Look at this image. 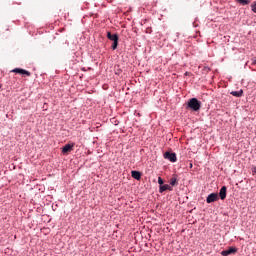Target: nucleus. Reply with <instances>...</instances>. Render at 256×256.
<instances>
[{"instance_id": "nucleus-15", "label": "nucleus", "mask_w": 256, "mask_h": 256, "mask_svg": "<svg viewBox=\"0 0 256 256\" xmlns=\"http://www.w3.org/2000/svg\"><path fill=\"white\" fill-rule=\"evenodd\" d=\"M251 9H252L253 13H256V2L251 4Z\"/></svg>"}, {"instance_id": "nucleus-16", "label": "nucleus", "mask_w": 256, "mask_h": 256, "mask_svg": "<svg viewBox=\"0 0 256 256\" xmlns=\"http://www.w3.org/2000/svg\"><path fill=\"white\" fill-rule=\"evenodd\" d=\"M158 183L160 184V187L163 186V178L158 177Z\"/></svg>"}, {"instance_id": "nucleus-13", "label": "nucleus", "mask_w": 256, "mask_h": 256, "mask_svg": "<svg viewBox=\"0 0 256 256\" xmlns=\"http://www.w3.org/2000/svg\"><path fill=\"white\" fill-rule=\"evenodd\" d=\"M237 3H240V5H249L251 3V0H237Z\"/></svg>"}, {"instance_id": "nucleus-5", "label": "nucleus", "mask_w": 256, "mask_h": 256, "mask_svg": "<svg viewBox=\"0 0 256 256\" xmlns=\"http://www.w3.org/2000/svg\"><path fill=\"white\" fill-rule=\"evenodd\" d=\"M235 253H237V248L230 247L229 249L222 251L221 255L222 256H229V255H233Z\"/></svg>"}, {"instance_id": "nucleus-10", "label": "nucleus", "mask_w": 256, "mask_h": 256, "mask_svg": "<svg viewBox=\"0 0 256 256\" xmlns=\"http://www.w3.org/2000/svg\"><path fill=\"white\" fill-rule=\"evenodd\" d=\"M131 175H132L133 179H136L137 181L141 180V172L134 170L131 172Z\"/></svg>"}, {"instance_id": "nucleus-19", "label": "nucleus", "mask_w": 256, "mask_h": 256, "mask_svg": "<svg viewBox=\"0 0 256 256\" xmlns=\"http://www.w3.org/2000/svg\"><path fill=\"white\" fill-rule=\"evenodd\" d=\"M190 167H193V164H190Z\"/></svg>"}, {"instance_id": "nucleus-18", "label": "nucleus", "mask_w": 256, "mask_h": 256, "mask_svg": "<svg viewBox=\"0 0 256 256\" xmlns=\"http://www.w3.org/2000/svg\"><path fill=\"white\" fill-rule=\"evenodd\" d=\"M3 87V85L0 84V89Z\"/></svg>"}, {"instance_id": "nucleus-11", "label": "nucleus", "mask_w": 256, "mask_h": 256, "mask_svg": "<svg viewBox=\"0 0 256 256\" xmlns=\"http://www.w3.org/2000/svg\"><path fill=\"white\" fill-rule=\"evenodd\" d=\"M231 95H233V97H243V90L240 91H232Z\"/></svg>"}, {"instance_id": "nucleus-7", "label": "nucleus", "mask_w": 256, "mask_h": 256, "mask_svg": "<svg viewBox=\"0 0 256 256\" xmlns=\"http://www.w3.org/2000/svg\"><path fill=\"white\" fill-rule=\"evenodd\" d=\"M219 197L222 201H225V199L227 198V186H223L220 189Z\"/></svg>"}, {"instance_id": "nucleus-1", "label": "nucleus", "mask_w": 256, "mask_h": 256, "mask_svg": "<svg viewBox=\"0 0 256 256\" xmlns=\"http://www.w3.org/2000/svg\"><path fill=\"white\" fill-rule=\"evenodd\" d=\"M188 107L192 111H199L201 109V101H198L197 98H192L188 101Z\"/></svg>"}, {"instance_id": "nucleus-14", "label": "nucleus", "mask_w": 256, "mask_h": 256, "mask_svg": "<svg viewBox=\"0 0 256 256\" xmlns=\"http://www.w3.org/2000/svg\"><path fill=\"white\" fill-rule=\"evenodd\" d=\"M119 45V40H114L112 43V49L113 51H115V49H117V46Z\"/></svg>"}, {"instance_id": "nucleus-3", "label": "nucleus", "mask_w": 256, "mask_h": 256, "mask_svg": "<svg viewBox=\"0 0 256 256\" xmlns=\"http://www.w3.org/2000/svg\"><path fill=\"white\" fill-rule=\"evenodd\" d=\"M219 200V194L218 193H211L206 198V203H215V201Z\"/></svg>"}, {"instance_id": "nucleus-4", "label": "nucleus", "mask_w": 256, "mask_h": 256, "mask_svg": "<svg viewBox=\"0 0 256 256\" xmlns=\"http://www.w3.org/2000/svg\"><path fill=\"white\" fill-rule=\"evenodd\" d=\"M12 73H18V75H26L27 77H31V72L22 69V68H15L12 70Z\"/></svg>"}, {"instance_id": "nucleus-17", "label": "nucleus", "mask_w": 256, "mask_h": 256, "mask_svg": "<svg viewBox=\"0 0 256 256\" xmlns=\"http://www.w3.org/2000/svg\"><path fill=\"white\" fill-rule=\"evenodd\" d=\"M253 173H256V167L253 168Z\"/></svg>"}, {"instance_id": "nucleus-8", "label": "nucleus", "mask_w": 256, "mask_h": 256, "mask_svg": "<svg viewBox=\"0 0 256 256\" xmlns=\"http://www.w3.org/2000/svg\"><path fill=\"white\" fill-rule=\"evenodd\" d=\"M164 191H173V188L169 184H164L159 187V193H164Z\"/></svg>"}, {"instance_id": "nucleus-6", "label": "nucleus", "mask_w": 256, "mask_h": 256, "mask_svg": "<svg viewBox=\"0 0 256 256\" xmlns=\"http://www.w3.org/2000/svg\"><path fill=\"white\" fill-rule=\"evenodd\" d=\"M73 147H75V144H66L63 148H62V153L65 155L67 153H71V151H73Z\"/></svg>"}, {"instance_id": "nucleus-9", "label": "nucleus", "mask_w": 256, "mask_h": 256, "mask_svg": "<svg viewBox=\"0 0 256 256\" xmlns=\"http://www.w3.org/2000/svg\"><path fill=\"white\" fill-rule=\"evenodd\" d=\"M107 38L110 41H119V36L117 34H112L111 32H107Z\"/></svg>"}, {"instance_id": "nucleus-12", "label": "nucleus", "mask_w": 256, "mask_h": 256, "mask_svg": "<svg viewBox=\"0 0 256 256\" xmlns=\"http://www.w3.org/2000/svg\"><path fill=\"white\" fill-rule=\"evenodd\" d=\"M170 185H171L172 187H175L176 185H178L177 176H173V177L170 179Z\"/></svg>"}, {"instance_id": "nucleus-2", "label": "nucleus", "mask_w": 256, "mask_h": 256, "mask_svg": "<svg viewBox=\"0 0 256 256\" xmlns=\"http://www.w3.org/2000/svg\"><path fill=\"white\" fill-rule=\"evenodd\" d=\"M164 159H168V161H171V163H175L177 162V154L171 153V152H165Z\"/></svg>"}]
</instances>
